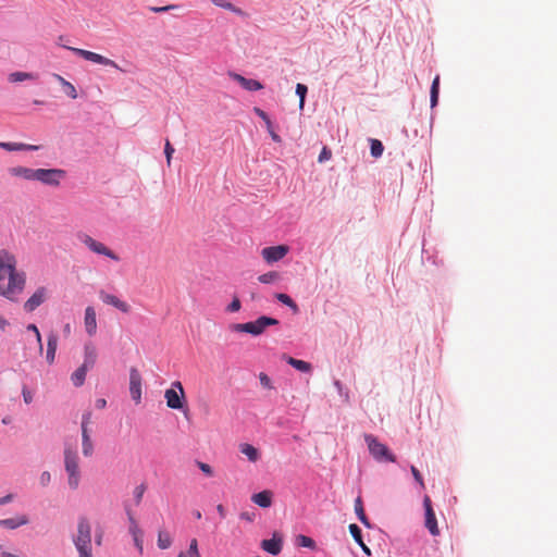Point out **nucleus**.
<instances>
[{"mask_svg":"<svg viewBox=\"0 0 557 557\" xmlns=\"http://www.w3.org/2000/svg\"><path fill=\"white\" fill-rule=\"evenodd\" d=\"M173 153H174V148L172 147L170 141H166L165 146H164V154L166 157V161H168L169 164L171 162V158H172Z\"/></svg>","mask_w":557,"mask_h":557,"instance_id":"obj_52","label":"nucleus"},{"mask_svg":"<svg viewBox=\"0 0 557 557\" xmlns=\"http://www.w3.org/2000/svg\"><path fill=\"white\" fill-rule=\"evenodd\" d=\"M90 420H91V412L90 411L84 412L82 416L81 425H88L90 423Z\"/></svg>","mask_w":557,"mask_h":557,"instance_id":"obj_57","label":"nucleus"},{"mask_svg":"<svg viewBox=\"0 0 557 557\" xmlns=\"http://www.w3.org/2000/svg\"><path fill=\"white\" fill-rule=\"evenodd\" d=\"M89 250L97 255L106 256L114 261H119V257L107 246H104L102 243L95 239L92 245L90 246Z\"/></svg>","mask_w":557,"mask_h":557,"instance_id":"obj_23","label":"nucleus"},{"mask_svg":"<svg viewBox=\"0 0 557 557\" xmlns=\"http://www.w3.org/2000/svg\"><path fill=\"white\" fill-rule=\"evenodd\" d=\"M10 174L15 177H21L26 181H36L38 169H30L25 166H14L9 170Z\"/></svg>","mask_w":557,"mask_h":557,"instance_id":"obj_17","label":"nucleus"},{"mask_svg":"<svg viewBox=\"0 0 557 557\" xmlns=\"http://www.w3.org/2000/svg\"><path fill=\"white\" fill-rule=\"evenodd\" d=\"M239 450L251 462H256L259 459V451H258V449L255 446L250 445V444H247V443L242 444L239 446Z\"/></svg>","mask_w":557,"mask_h":557,"instance_id":"obj_30","label":"nucleus"},{"mask_svg":"<svg viewBox=\"0 0 557 557\" xmlns=\"http://www.w3.org/2000/svg\"><path fill=\"white\" fill-rule=\"evenodd\" d=\"M76 238L82 244H84L88 249L90 248V246L95 242V239L91 236H89L87 233H84V232L76 233Z\"/></svg>","mask_w":557,"mask_h":557,"instance_id":"obj_45","label":"nucleus"},{"mask_svg":"<svg viewBox=\"0 0 557 557\" xmlns=\"http://www.w3.org/2000/svg\"><path fill=\"white\" fill-rule=\"evenodd\" d=\"M308 87L305 84L298 83L296 85V95L299 97V108L302 109L305 106Z\"/></svg>","mask_w":557,"mask_h":557,"instance_id":"obj_41","label":"nucleus"},{"mask_svg":"<svg viewBox=\"0 0 557 557\" xmlns=\"http://www.w3.org/2000/svg\"><path fill=\"white\" fill-rule=\"evenodd\" d=\"M22 396L25 404L29 405L33 401V394L26 386L22 388Z\"/></svg>","mask_w":557,"mask_h":557,"instance_id":"obj_51","label":"nucleus"},{"mask_svg":"<svg viewBox=\"0 0 557 557\" xmlns=\"http://www.w3.org/2000/svg\"><path fill=\"white\" fill-rule=\"evenodd\" d=\"M211 2L215 7L228 10V11L235 13L236 15L243 17V18H247L248 17V14L244 10H242L240 8L234 5L233 3H231V2H228L226 0H211Z\"/></svg>","mask_w":557,"mask_h":557,"instance_id":"obj_24","label":"nucleus"},{"mask_svg":"<svg viewBox=\"0 0 557 557\" xmlns=\"http://www.w3.org/2000/svg\"><path fill=\"white\" fill-rule=\"evenodd\" d=\"M38 149H39V146L22 143L21 151H36Z\"/></svg>","mask_w":557,"mask_h":557,"instance_id":"obj_59","label":"nucleus"},{"mask_svg":"<svg viewBox=\"0 0 557 557\" xmlns=\"http://www.w3.org/2000/svg\"><path fill=\"white\" fill-rule=\"evenodd\" d=\"M334 386L338 393V395L343 398L345 403L349 401V391L343 385L339 380H334Z\"/></svg>","mask_w":557,"mask_h":557,"instance_id":"obj_42","label":"nucleus"},{"mask_svg":"<svg viewBox=\"0 0 557 557\" xmlns=\"http://www.w3.org/2000/svg\"><path fill=\"white\" fill-rule=\"evenodd\" d=\"M410 471H411V474H412L414 481L419 484L420 488L424 490L425 484H424V481H423V478H422V474L420 473V471L414 466L410 467Z\"/></svg>","mask_w":557,"mask_h":557,"instance_id":"obj_46","label":"nucleus"},{"mask_svg":"<svg viewBox=\"0 0 557 557\" xmlns=\"http://www.w3.org/2000/svg\"><path fill=\"white\" fill-rule=\"evenodd\" d=\"M13 498H14L13 494H8L5 496L0 497V506L11 503L13 500Z\"/></svg>","mask_w":557,"mask_h":557,"instance_id":"obj_60","label":"nucleus"},{"mask_svg":"<svg viewBox=\"0 0 557 557\" xmlns=\"http://www.w3.org/2000/svg\"><path fill=\"white\" fill-rule=\"evenodd\" d=\"M331 156H332L331 151L326 147H324L319 154L318 161L324 162V161L329 160L331 158Z\"/></svg>","mask_w":557,"mask_h":557,"instance_id":"obj_54","label":"nucleus"},{"mask_svg":"<svg viewBox=\"0 0 557 557\" xmlns=\"http://www.w3.org/2000/svg\"><path fill=\"white\" fill-rule=\"evenodd\" d=\"M185 557H200L199 550H198V542L196 539H193L189 543V547L187 552H183Z\"/></svg>","mask_w":557,"mask_h":557,"instance_id":"obj_43","label":"nucleus"},{"mask_svg":"<svg viewBox=\"0 0 557 557\" xmlns=\"http://www.w3.org/2000/svg\"><path fill=\"white\" fill-rule=\"evenodd\" d=\"M124 507H125V512L127 515V519H128V523H129V527H128L129 534L132 535V537L143 536V530L138 527V523H137L136 519L134 518V515H133L132 510L129 509L128 505H125Z\"/></svg>","mask_w":557,"mask_h":557,"instance_id":"obj_25","label":"nucleus"},{"mask_svg":"<svg viewBox=\"0 0 557 557\" xmlns=\"http://www.w3.org/2000/svg\"><path fill=\"white\" fill-rule=\"evenodd\" d=\"M143 377L136 368L129 369V394L135 404L141 403Z\"/></svg>","mask_w":557,"mask_h":557,"instance_id":"obj_11","label":"nucleus"},{"mask_svg":"<svg viewBox=\"0 0 557 557\" xmlns=\"http://www.w3.org/2000/svg\"><path fill=\"white\" fill-rule=\"evenodd\" d=\"M99 298L107 305H110L114 308H116L117 310L124 312V313H127L131 309L129 305L126 304L125 301L121 300L120 298H117L116 296L112 295V294H109L104 290H100L99 292Z\"/></svg>","mask_w":557,"mask_h":557,"instance_id":"obj_14","label":"nucleus"},{"mask_svg":"<svg viewBox=\"0 0 557 557\" xmlns=\"http://www.w3.org/2000/svg\"><path fill=\"white\" fill-rule=\"evenodd\" d=\"M280 321L275 318L268 315H260L255 321L246 323H235L231 326L232 331L238 333H248L252 336H259L264 333L267 327L278 325Z\"/></svg>","mask_w":557,"mask_h":557,"instance_id":"obj_3","label":"nucleus"},{"mask_svg":"<svg viewBox=\"0 0 557 557\" xmlns=\"http://www.w3.org/2000/svg\"><path fill=\"white\" fill-rule=\"evenodd\" d=\"M251 500L261 508H269L272 505V493L268 490L255 493Z\"/></svg>","mask_w":557,"mask_h":557,"instance_id":"obj_21","label":"nucleus"},{"mask_svg":"<svg viewBox=\"0 0 557 557\" xmlns=\"http://www.w3.org/2000/svg\"><path fill=\"white\" fill-rule=\"evenodd\" d=\"M82 451L85 457H90L94 454V443L90 436L82 440Z\"/></svg>","mask_w":557,"mask_h":557,"instance_id":"obj_40","label":"nucleus"},{"mask_svg":"<svg viewBox=\"0 0 557 557\" xmlns=\"http://www.w3.org/2000/svg\"><path fill=\"white\" fill-rule=\"evenodd\" d=\"M133 542H134V545L137 548L138 553L143 554V552H144L143 536L133 537Z\"/></svg>","mask_w":557,"mask_h":557,"instance_id":"obj_55","label":"nucleus"},{"mask_svg":"<svg viewBox=\"0 0 557 557\" xmlns=\"http://www.w3.org/2000/svg\"><path fill=\"white\" fill-rule=\"evenodd\" d=\"M423 508H424V518H425L424 525H425V528L429 530V532L433 536L438 535L440 530H438V525H437L436 516H435L434 509L432 507L431 498L428 495H425L423 497Z\"/></svg>","mask_w":557,"mask_h":557,"instance_id":"obj_9","label":"nucleus"},{"mask_svg":"<svg viewBox=\"0 0 557 557\" xmlns=\"http://www.w3.org/2000/svg\"><path fill=\"white\" fill-rule=\"evenodd\" d=\"M228 75L234 82L238 83L244 89L248 91H258L263 88L262 84L257 79L246 78L245 76L235 72H230Z\"/></svg>","mask_w":557,"mask_h":557,"instance_id":"obj_13","label":"nucleus"},{"mask_svg":"<svg viewBox=\"0 0 557 557\" xmlns=\"http://www.w3.org/2000/svg\"><path fill=\"white\" fill-rule=\"evenodd\" d=\"M145 492L146 485L144 483L137 485L134 488L133 496L136 505H139L141 503Z\"/></svg>","mask_w":557,"mask_h":557,"instance_id":"obj_44","label":"nucleus"},{"mask_svg":"<svg viewBox=\"0 0 557 557\" xmlns=\"http://www.w3.org/2000/svg\"><path fill=\"white\" fill-rule=\"evenodd\" d=\"M280 273L276 271H270L258 276V281L262 284H273L280 280Z\"/></svg>","mask_w":557,"mask_h":557,"instance_id":"obj_38","label":"nucleus"},{"mask_svg":"<svg viewBox=\"0 0 557 557\" xmlns=\"http://www.w3.org/2000/svg\"><path fill=\"white\" fill-rule=\"evenodd\" d=\"M47 288L41 286L38 287L35 293L25 301L24 310L26 312L35 311L39 306H41L47 299Z\"/></svg>","mask_w":557,"mask_h":557,"instance_id":"obj_12","label":"nucleus"},{"mask_svg":"<svg viewBox=\"0 0 557 557\" xmlns=\"http://www.w3.org/2000/svg\"><path fill=\"white\" fill-rule=\"evenodd\" d=\"M9 325V322L0 315V329L4 331L7 326Z\"/></svg>","mask_w":557,"mask_h":557,"instance_id":"obj_64","label":"nucleus"},{"mask_svg":"<svg viewBox=\"0 0 557 557\" xmlns=\"http://www.w3.org/2000/svg\"><path fill=\"white\" fill-rule=\"evenodd\" d=\"M275 298L283 305L289 307L294 313L299 311L297 304L292 299V297L284 293H278L275 295Z\"/></svg>","mask_w":557,"mask_h":557,"instance_id":"obj_35","label":"nucleus"},{"mask_svg":"<svg viewBox=\"0 0 557 557\" xmlns=\"http://www.w3.org/2000/svg\"><path fill=\"white\" fill-rule=\"evenodd\" d=\"M197 466L206 475H208V476L213 475V470H212L211 466H209L208 463L197 461Z\"/></svg>","mask_w":557,"mask_h":557,"instance_id":"obj_50","label":"nucleus"},{"mask_svg":"<svg viewBox=\"0 0 557 557\" xmlns=\"http://www.w3.org/2000/svg\"><path fill=\"white\" fill-rule=\"evenodd\" d=\"M26 274L16 270V259L9 251L0 250V295L14 301L23 292Z\"/></svg>","mask_w":557,"mask_h":557,"instance_id":"obj_1","label":"nucleus"},{"mask_svg":"<svg viewBox=\"0 0 557 557\" xmlns=\"http://www.w3.org/2000/svg\"><path fill=\"white\" fill-rule=\"evenodd\" d=\"M28 522V517L26 515H21L14 518L0 519V527L8 530H15Z\"/></svg>","mask_w":557,"mask_h":557,"instance_id":"obj_18","label":"nucleus"},{"mask_svg":"<svg viewBox=\"0 0 557 557\" xmlns=\"http://www.w3.org/2000/svg\"><path fill=\"white\" fill-rule=\"evenodd\" d=\"M296 541H297V545L300 547L310 548V549H315V547H317L314 540L307 535H304V534L298 535Z\"/></svg>","mask_w":557,"mask_h":557,"instance_id":"obj_39","label":"nucleus"},{"mask_svg":"<svg viewBox=\"0 0 557 557\" xmlns=\"http://www.w3.org/2000/svg\"><path fill=\"white\" fill-rule=\"evenodd\" d=\"M0 148L7 151H21L22 143H5L0 141Z\"/></svg>","mask_w":557,"mask_h":557,"instance_id":"obj_47","label":"nucleus"},{"mask_svg":"<svg viewBox=\"0 0 557 557\" xmlns=\"http://www.w3.org/2000/svg\"><path fill=\"white\" fill-rule=\"evenodd\" d=\"M85 329L88 335H94L97 331V319L96 311L94 307H87L85 309V318H84Z\"/></svg>","mask_w":557,"mask_h":557,"instance_id":"obj_19","label":"nucleus"},{"mask_svg":"<svg viewBox=\"0 0 557 557\" xmlns=\"http://www.w3.org/2000/svg\"><path fill=\"white\" fill-rule=\"evenodd\" d=\"M253 111L256 113V115H258L265 124V127H267V131L271 137V139L274 141V143H281L282 141V138L281 136L274 131L273 128V124H272V121L270 119V116L268 115V113L265 111H263L262 109L256 107L253 108Z\"/></svg>","mask_w":557,"mask_h":557,"instance_id":"obj_16","label":"nucleus"},{"mask_svg":"<svg viewBox=\"0 0 557 557\" xmlns=\"http://www.w3.org/2000/svg\"><path fill=\"white\" fill-rule=\"evenodd\" d=\"M173 540L170 533L165 530H159L157 545L160 549H168L171 547Z\"/></svg>","mask_w":557,"mask_h":557,"instance_id":"obj_33","label":"nucleus"},{"mask_svg":"<svg viewBox=\"0 0 557 557\" xmlns=\"http://www.w3.org/2000/svg\"><path fill=\"white\" fill-rule=\"evenodd\" d=\"M259 381H260V384L264 388H269V389L273 388L272 381L265 373L261 372L259 374Z\"/></svg>","mask_w":557,"mask_h":557,"instance_id":"obj_49","label":"nucleus"},{"mask_svg":"<svg viewBox=\"0 0 557 557\" xmlns=\"http://www.w3.org/2000/svg\"><path fill=\"white\" fill-rule=\"evenodd\" d=\"M66 176V172L62 169H38V182L48 186H59L61 180Z\"/></svg>","mask_w":557,"mask_h":557,"instance_id":"obj_7","label":"nucleus"},{"mask_svg":"<svg viewBox=\"0 0 557 557\" xmlns=\"http://www.w3.org/2000/svg\"><path fill=\"white\" fill-rule=\"evenodd\" d=\"M438 97H440V76L436 75L432 82L431 89H430L431 108H434L437 106Z\"/></svg>","mask_w":557,"mask_h":557,"instance_id":"obj_32","label":"nucleus"},{"mask_svg":"<svg viewBox=\"0 0 557 557\" xmlns=\"http://www.w3.org/2000/svg\"><path fill=\"white\" fill-rule=\"evenodd\" d=\"M64 468L67 474V483L72 490H76L81 482L79 456L77 450L65 447Z\"/></svg>","mask_w":557,"mask_h":557,"instance_id":"obj_4","label":"nucleus"},{"mask_svg":"<svg viewBox=\"0 0 557 557\" xmlns=\"http://www.w3.org/2000/svg\"><path fill=\"white\" fill-rule=\"evenodd\" d=\"M82 429V440L86 436H90L88 425H81Z\"/></svg>","mask_w":557,"mask_h":557,"instance_id":"obj_63","label":"nucleus"},{"mask_svg":"<svg viewBox=\"0 0 557 557\" xmlns=\"http://www.w3.org/2000/svg\"><path fill=\"white\" fill-rule=\"evenodd\" d=\"M67 49H70L76 55H78L87 61L121 70L119 67V65L113 60L108 59L99 53H96V52H92L89 50L79 49V48H72V47H67Z\"/></svg>","mask_w":557,"mask_h":557,"instance_id":"obj_8","label":"nucleus"},{"mask_svg":"<svg viewBox=\"0 0 557 557\" xmlns=\"http://www.w3.org/2000/svg\"><path fill=\"white\" fill-rule=\"evenodd\" d=\"M364 441L367 443L370 455L377 462H395L396 456L388 449V447L381 443L374 435L366 434Z\"/></svg>","mask_w":557,"mask_h":557,"instance_id":"obj_5","label":"nucleus"},{"mask_svg":"<svg viewBox=\"0 0 557 557\" xmlns=\"http://www.w3.org/2000/svg\"><path fill=\"white\" fill-rule=\"evenodd\" d=\"M97 359V352L94 346L86 345L85 346V354H84V362L82 366H84L87 369H91Z\"/></svg>","mask_w":557,"mask_h":557,"instance_id":"obj_29","label":"nucleus"},{"mask_svg":"<svg viewBox=\"0 0 557 557\" xmlns=\"http://www.w3.org/2000/svg\"><path fill=\"white\" fill-rule=\"evenodd\" d=\"M89 369L84 366L78 367L71 375V381L74 386L79 387L84 384L86 379V373Z\"/></svg>","mask_w":557,"mask_h":557,"instance_id":"obj_31","label":"nucleus"},{"mask_svg":"<svg viewBox=\"0 0 557 557\" xmlns=\"http://www.w3.org/2000/svg\"><path fill=\"white\" fill-rule=\"evenodd\" d=\"M97 409H103L107 406V400L104 398H98L95 403Z\"/></svg>","mask_w":557,"mask_h":557,"instance_id":"obj_61","label":"nucleus"},{"mask_svg":"<svg viewBox=\"0 0 557 557\" xmlns=\"http://www.w3.org/2000/svg\"><path fill=\"white\" fill-rule=\"evenodd\" d=\"M51 481V474L49 471H44L40 474L39 482L42 486H47Z\"/></svg>","mask_w":557,"mask_h":557,"instance_id":"obj_53","label":"nucleus"},{"mask_svg":"<svg viewBox=\"0 0 557 557\" xmlns=\"http://www.w3.org/2000/svg\"><path fill=\"white\" fill-rule=\"evenodd\" d=\"M239 517L242 520L251 522L255 518V513L249 512V511H243Z\"/></svg>","mask_w":557,"mask_h":557,"instance_id":"obj_58","label":"nucleus"},{"mask_svg":"<svg viewBox=\"0 0 557 557\" xmlns=\"http://www.w3.org/2000/svg\"><path fill=\"white\" fill-rule=\"evenodd\" d=\"M72 540L78 557H92L91 525L86 517L78 518L77 532Z\"/></svg>","mask_w":557,"mask_h":557,"instance_id":"obj_2","label":"nucleus"},{"mask_svg":"<svg viewBox=\"0 0 557 557\" xmlns=\"http://www.w3.org/2000/svg\"><path fill=\"white\" fill-rule=\"evenodd\" d=\"M242 304L237 297H234L233 300L226 307V311L228 312H237L240 310Z\"/></svg>","mask_w":557,"mask_h":557,"instance_id":"obj_48","label":"nucleus"},{"mask_svg":"<svg viewBox=\"0 0 557 557\" xmlns=\"http://www.w3.org/2000/svg\"><path fill=\"white\" fill-rule=\"evenodd\" d=\"M57 348H58V336H57V334L51 332L47 338V352H46V359L49 364H52L54 362Z\"/></svg>","mask_w":557,"mask_h":557,"instance_id":"obj_20","label":"nucleus"},{"mask_svg":"<svg viewBox=\"0 0 557 557\" xmlns=\"http://www.w3.org/2000/svg\"><path fill=\"white\" fill-rule=\"evenodd\" d=\"M216 511H218L219 516H220L222 519H223V518H225L226 512H225V508H224V506H223V505H221V504H220V505H218V506H216Z\"/></svg>","mask_w":557,"mask_h":557,"instance_id":"obj_62","label":"nucleus"},{"mask_svg":"<svg viewBox=\"0 0 557 557\" xmlns=\"http://www.w3.org/2000/svg\"><path fill=\"white\" fill-rule=\"evenodd\" d=\"M384 146L381 140L370 139V153L373 158H380L383 154Z\"/></svg>","mask_w":557,"mask_h":557,"instance_id":"obj_36","label":"nucleus"},{"mask_svg":"<svg viewBox=\"0 0 557 557\" xmlns=\"http://www.w3.org/2000/svg\"><path fill=\"white\" fill-rule=\"evenodd\" d=\"M26 330L29 332H33L35 334V341H34L35 348H36V351L39 355H41L44 347H42V342H41V335H40V332H39L37 325L34 323H30L26 326Z\"/></svg>","mask_w":557,"mask_h":557,"instance_id":"obj_34","label":"nucleus"},{"mask_svg":"<svg viewBox=\"0 0 557 557\" xmlns=\"http://www.w3.org/2000/svg\"><path fill=\"white\" fill-rule=\"evenodd\" d=\"M349 532L355 540V542L361 547L362 552L367 555H371L370 548L363 543L362 539V530L356 523H351L349 525Z\"/></svg>","mask_w":557,"mask_h":557,"instance_id":"obj_22","label":"nucleus"},{"mask_svg":"<svg viewBox=\"0 0 557 557\" xmlns=\"http://www.w3.org/2000/svg\"><path fill=\"white\" fill-rule=\"evenodd\" d=\"M166 406L171 409L182 410L185 406V392L180 381H174L164 393Z\"/></svg>","mask_w":557,"mask_h":557,"instance_id":"obj_6","label":"nucleus"},{"mask_svg":"<svg viewBox=\"0 0 557 557\" xmlns=\"http://www.w3.org/2000/svg\"><path fill=\"white\" fill-rule=\"evenodd\" d=\"M35 75L28 72H13L9 75V82L11 83H20L26 79H34Z\"/></svg>","mask_w":557,"mask_h":557,"instance_id":"obj_37","label":"nucleus"},{"mask_svg":"<svg viewBox=\"0 0 557 557\" xmlns=\"http://www.w3.org/2000/svg\"><path fill=\"white\" fill-rule=\"evenodd\" d=\"M53 77L63 87V90H64V92L66 94L67 97H70L71 99H76L77 98L76 88H75V86L72 83L67 82L64 77H62L59 74H53Z\"/></svg>","mask_w":557,"mask_h":557,"instance_id":"obj_28","label":"nucleus"},{"mask_svg":"<svg viewBox=\"0 0 557 557\" xmlns=\"http://www.w3.org/2000/svg\"><path fill=\"white\" fill-rule=\"evenodd\" d=\"M285 360L290 367H293L295 370L300 371L302 373H309L312 370L311 363H309L305 360L296 359V358L289 357V356L286 357Z\"/></svg>","mask_w":557,"mask_h":557,"instance_id":"obj_26","label":"nucleus"},{"mask_svg":"<svg viewBox=\"0 0 557 557\" xmlns=\"http://www.w3.org/2000/svg\"><path fill=\"white\" fill-rule=\"evenodd\" d=\"M282 539L277 536L275 533L271 539H267L261 542L262 549L274 556L278 555L282 552Z\"/></svg>","mask_w":557,"mask_h":557,"instance_id":"obj_15","label":"nucleus"},{"mask_svg":"<svg viewBox=\"0 0 557 557\" xmlns=\"http://www.w3.org/2000/svg\"><path fill=\"white\" fill-rule=\"evenodd\" d=\"M289 251V247L286 245H277L264 247L261 250V256L265 260L267 263L273 264L280 260H282Z\"/></svg>","mask_w":557,"mask_h":557,"instance_id":"obj_10","label":"nucleus"},{"mask_svg":"<svg viewBox=\"0 0 557 557\" xmlns=\"http://www.w3.org/2000/svg\"><path fill=\"white\" fill-rule=\"evenodd\" d=\"M355 512H356V516L358 518V520L366 527V528H370L371 524H370V521L364 512V509H363V503H362V498L361 496L359 495L356 499H355Z\"/></svg>","mask_w":557,"mask_h":557,"instance_id":"obj_27","label":"nucleus"},{"mask_svg":"<svg viewBox=\"0 0 557 557\" xmlns=\"http://www.w3.org/2000/svg\"><path fill=\"white\" fill-rule=\"evenodd\" d=\"M175 8H177V7L176 5L152 7V8H150V10L156 13H162V12H168Z\"/></svg>","mask_w":557,"mask_h":557,"instance_id":"obj_56","label":"nucleus"}]
</instances>
